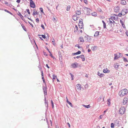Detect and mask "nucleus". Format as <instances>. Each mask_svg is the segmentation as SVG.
I'll use <instances>...</instances> for the list:
<instances>
[{
  "instance_id": "f257e3e1",
  "label": "nucleus",
  "mask_w": 128,
  "mask_h": 128,
  "mask_svg": "<svg viewBox=\"0 0 128 128\" xmlns=\"http://www.w3.org/2000/svg\"><path fill=\"white\" fill-rule=\"evenodd\" d=\"M128 93V90L126 88L121 90L118 93L119 95L121 97L126 94Z\"/></svg>"
},
{
  "instance_id": "f03ea898",
  "label": "nucleus",
  "mask_w": 128,
  "mask_h": 128,
  "mask_svg": "<svg viewBox=\"0 0 128 128\" xmlns=\"http://www.w3.org/2000/svg\"><path fill=\"white\" fill-rule=\"evenodd\" d=\"M125 111V108L124 107H122L119 110V114L122 115L124 113Z\"/></svg>"
},
{
  "instance_id": "7ed1b4c3",
  "label": "nucleus",
  "mask_w": 128,
  "mask_h": 128,
  "mask_svg": "<svg viewBox=\"0 0 128 128\" xmlns=\"http://www.w3.org/2000/svg\"><path fill=\"white\" fill-rule=\"evenodd\" d=\"M121 54H122L119 52H118L117 54H114L115 57H114V60H116L120 56L122 57V56L120 55Z\"/></svg>"
},
{
  "instance_id": "20e7f679",
  "label": "nucleus",
  "mask_w": 128,
  "mask_h": 128,
  "mask_svg": "<svg viewBox=\"0 0 128 128\" xmlns=\"http://www.w3.org/2000/svg\"><path fill=\"white\" fill-rule=\"evenodd\" d=\"M30 6L31 7L33 8H34L36 7L35 4L34 2L32 0H30Z\"/></svg>"
},
{
  "instance_id": "39448f33",
  "label": "nucleus",
  "mask_w": 128,
  "mask_h": 128,
  "mask_svg": "<svg viewBox=\"0 0 128 128\" xmlns=\"http://www.w3.org/2000/svg\"><path fill=\"white\" fill-rule=\"evenodd\" d=\"M124 11V12H125V11H126V10H125V9H123L121 12L119 13L118 15V16L119 17H121L122 15L124 16L126 14V13H124L123 12Z\"/></svg>"
},
{
  "instance_id": "423d86ee",
  "label": "nucleus",
  "mask_w": 128,
  "mask_h": 128,
  "mask_svg": "<svg viewBox=\"0 0 128 128\" xmlns=\"http://www.w3.org/2000/svg\"><path fill=\"white\" fill-rule=\"evenodd\" d=\"M120 9V7L118 6H115L114 8V11L115 12H118Z\"/></svg>"
},
{
  "instance_id": "0eeeda50",
  "label": "nucleus",
  "mask_w": 128,
  "mask_h": 128,
  "mask_svg": "<svg viewBox=\"0 0 128 128\" xmlns=\"http://www.w3.org/2000/svg\"><path fill=\"white\" fill-rule=\"evenodd\" d=\"M78 63H74L72 64L71 66H72L73 68H75L78 67Z\"/></svg>"
},
{
  "instance_id": "6e6552de",
  "label": "nucleus",
  "mask_w": 128,
  "mask_h": 128,
  "mask_svg": "<svg viewBox=\"0 0 128 128\" xmlns=\"http://www.w3.org/2000/svg\"><path fill=\"white\" fill-rule=\"evenodd\" d=\"M120 121L118 120H115L114 122V124L115 125L118 126H120V124L119 123Z\"/></svg>"
},
{
  "instance_id": "1a4fd4ad",
  "label": "nucleus",
  "mask_w": 128,
  "mask_h": 128,
  "mask_svg": "<svg viewBox=\"0 0 128 128\" xmlns=\"http://www.w3.org/2000/svg\"><path fill=\"white\" fill-rule=\"evenodd\" d=\"M128 98H127L125 97L124 98L123 102V103L124 104H126L128 101Z\"/></svg>"
},
{
  "instance_id": "9d476101",
  "label": "nucleus",
  "mask_w": 128,
  "mask_h": 128,
  "mask_svg": "<svg viewBox=\"0 0 128 128\" xmlns=\"http://www.w3.org/2000/svg\"><path fill=\"white\" fill-rule=\"evenodd\" d=\"M85 8L86 9L87 13L86 15H90V12L89 10H91L89 8Z\"/></svg>"
},
{
  "instance_id": "9b49d317",
  "label": "nucleus",
  "mask_w": 128,
  "mask_h": 128,
  "mask_svg": "<svg viewBox=\"0 0 128 128\" xmlns=\"http://www.w3.org/2000/svg\"><path fill=\"white\" fill-rule=\"evenodd\" d=\"M103 72L104 73H106L109 72L110 70H108L107 68H106L103 69Z\"/></svg>"
},
{
  "instance_id": "f8f14e48",
  "label": "nucleus",
  "mask_w": 128,
  "mask_h": 128,
  "mask_svg": "<svg viewBox=\"0 0 128 128\" xmlns=\"http://www.w3.org/2000/svg\"><path fill=\"white\" fill-rule=\"evenodd\" d=\"M97 74L98 76H100V78L104 76V74H100L99 72H98Z\"/></svg>"
},
{
  "instance_id": "ddd939ff",
  "label": "nucleus",
  "mask_w": 128,
  "mask_h": 128,
  "mask_svg": "<svg viewBox=\"0 0 128 128\" xmlns=\"http://www.w3.org/2000/svg\"><path fill=\"white\" fill-rule=\"evenodd\" d=\"M81 53V52L80 51H78L76 52L72 53V55H77L80 54Z\"/></svg>"
},
{
  "instance_id": "4468645a",
  "label": "nucleus",
  "mask_w": 128,
  "mask_h": 128,
  "mask_svg": "<svg viewBox=\"0 0 128 128\" xmlns=\"http://www.w3.org/2000/svg\"><path fill=\"white\" fill-rule=\"evenodd\" d=\"M18 14L20 16V17L21 18V19L23 20H24V18H23V17L22 16L21 14L18 11Z\"/></svg>"
},
{
  "instance_id": "2eb2a0df",
  "label": "nucleus",
  "mask_w": 128,
  "mask_h": 128,
  "mask_svg": "<svg viewBox=\"0 0 128 128\" xmlns=\"http://www.w3.org/2000/svg\"><path fill=\"white\" fill-rule=\"evenodd\" d=\"M118 66L119 65L118 63H116L114 65V67L116 70H117L118 69Z\"/></svg>"
},
{
  "instance_id": "dca6fc26",
  "label": "nucleus",
  "mask_w": 128,
  "mask_h": 128,
  "mask_svg": "<svg viewBox=\"0 0 128 128\" xmlns=\"http://www.w3.org/2000/svg\"><path fill=\"white\" fill-rule=\"evenodd\" d=\"M77 88L78 90H80L81 88V85L80 84H77L76 85Z\"/></svg>"
},
{
  "instance_id": "f3484780",
  "label": "nucleus",
  "mask_w": 128,
  "mask_h": 128,
  "mask_svg": "<svg viewBox=\"0 0 128 128\" xmlns=\"http://www.w3.org/2000/svg\"><path fill=\"white\" fill-rule=\"evenodd\" d=\"M120 3L123 5H125L126 2L125 0H122L121 1Z\"/></svg>"
},
{
  "instance_id": "a211bd4d",
  "label": "nucleus",
  "mask_w": 128,
  "mask_h": 128,
  "mask_svg": "<svg viewBox=\"0 0 128 128\" xmlns=\"http://www.w3.org/2000/svg\"><path fill=\"white\" fill-rule=\"evenodd\" d=\"M45 104L46 107V110H47L48 109V102H45Z\"/></svg>"
},
{
  "instance_id": "6ab92c4d",
  "label": "nucleus",
  "mask_w": 128,
  "mask_h": 128,
  "mask_svg": "<svg viewBox=\"0 0 128 128\" xmlns=\"http://www.w3.org/2000/svg\"><path fill=\"white\" fill-rule=\"evenodd\" d=\"M117 19V17L116 18V17L115 16H111V18H109V20H116Z\"/></svg>"
},
{
  "instance_id": "aec40b11",
  "label": "nucleus",
  "mask_w": 128,
  "mask_h": 128,
  "mask_svg": "<svg viewBox=\"0 0 128 128\" xmlns=\"http://www.w3.org/2000/svg\"><path fill=\"white\" fill-rule=\"evenodd\" d=\"M103 97V96L102 95H101L99 98L98 99V102H100V101L101 99Z\"/></svg>"
},
{
  "instance_id": "412c9836",
  "label": "nucleus",
  "mask_w": 128,
  "mask_h": 128,
  "mask_svg": "<svg viewBox=\"0 0 128 128\" xmlns=\"http://www.w3.org/2000/svg\"><path fill=\"white\" fill-rule=\"evenodd\" d=\"M79 39L80 40V42H84V38L82 37H80Z\"/></svg>"
},
{
  "instance_id": "4be33fe9",
  "label": "nucleus",
  "mask_w": 128,
  "mask_h": 128,
  "mask_svg": "<svg viewBox=\"0 0 128 128\" xmlns=\"http://www.w3.org/2000/svg\"><path fill=\"white\" fill-rule=\"evenodd\" d=\"M91 14L93 16H96L97 15V14L96 12H94L93 13H92Z\"/></svg>"
},
{
  "instance_id": "5701e85b",
  "label": "nucleus",
  "mask_w": 128,
  "mask_h": 128,
  "mask_svg": "<svg viewBox=\"0 0 128 128\" xmlns=\"http://www.w3.org/2000/svg\"><path fill=\"white\" fill-rule=\"evenodd\" d=\"M76 14L78 15H80V14L81 12L80 10H78L76 12Z\"/></svg>"
},
{
  "instance_id": "b1692460",
  "label": "nucleus",
  "mask_w": 128,
  "mask_h": 128,
  "mask_svg": "<svg viewBox=\"0 0 128 128\" xmlns=\"http://www.w3.org/2000/svg\"><path fill=\"white\" fill-rule=\"evenodd\" d=\"M78 30V28L77 25H76L75 26V28L74 29V32H77Z\"/></svg>"
},
{
  "instance_id": "393cba45",
  "label": "nucleus",
  "mask_w": 128,
  "mask_h": 128,
  "mask_svg": "<svg viewBox=\"0 0 128 128\" xmlns=\"http://www.w3.org/2000/svg\"><path fill=\"white\" fill-rule=\"evenodd\" d=\"M96 47H97V46H92V47L91 49L92 50L94 51V50H96Z\"/></svg>"
},
{
  "instance_id": "a878e982",
  "label": "nucleus",
  "mask_w": 128,
  "mask_h": 128,
  "mask_svg": "<svg viewBox=\"0 0 128 128\" xmlns=\"http://www.w3.org/2000/svg\"><path fill=\"white\" fill-rule=\"evenodd\" d=\"M21 26L23 29L25 31H26V29L25 26H24L23 24H21Z\"/></svg>"
},
{
  "instance_id": "bb28decb",
  "label": "nucleus",
  "mask_w": 128,
  "mask_h": 128,
  "mask_svg": "<svg viewBox=\"0 0 128 128\" xmlns=\"http://www.w3.org/2000/svg\"><path fill=\"white\" fill-rule=\"evenodd\" d=\"M99 32L96 31V32L95 34L94 35V36H97L99 35Z\"/></svg>"
},
{
  "instance_id": "cd10ccee",
  "label": "nucleus",
  "mask_w": 128,
  "mask_h": 128,
  "mask_svg": "<svg viewBox=\"0 0 128 128\" xmlns=\"http://www.w3.org/2000/svg\"><path fill=\"white\" fill-rule=\"evenodd\" d=\"M4 11H5L6 12L8 13H9V14H11V15H13V14L11 12H10L9 11H8V10H6V9H4Z\"/></svg>"
},
{
  "instance_id": "c85d7f7f",
  "label": "nucleus",
  "mask_w": 128,
  "mask_h": 128,
  "mask_svg": "<svg viewBox=\"0 0 128 128\" xmlns=\"http://www.w3.org/2000/svg\"><path fill=\"white\" fill-rule=\"evenodd\" d=\"M38 13L37 11H36V12H35V11H34V10H33V15L34 16L38 14Z\"/></svg>"
},
{
  "instance_id": "c756f323",
  "label": "nucleus",
  "mask_w": 128,
  "mask_h": 128,
  "mask_svg": "<svg viewBox=\"0 0 128 128\" xmlns=\"http://www.w3.org/2000/svg\"><path fill=\"white\" fill-rule=\"evenodd\" d=\"M77 18L76 17V16H73V19L74 21H76V20H77Z\"/></svg>"
},
{
  "instance_id": "7c9ffc66",
  "label": "nucleus",
  "mask_w": 128,
  "mask_h": 128,
  "mask_svg": "<svg viewBox=\"0 0 128 128\" xmlns=\"http://www.w3.org/2000/svg\"><path fill=\"white\" fill-rule=\"evenodd\" d=\"M47 88L46 85V86H43V91L47 90Z\"/></svg>"
},
{
  "instance_id": "2f4dec72",
  "label": "nucleus",
  "mask_w": 128,
  "mask_h": 128,
  "mask_svg": "<svg viewBox=\"0 0 128 128\" xmlns=\"http://www.w3.org/2000/svg\"><path fill=\"white\" fill-rule=\"evenodd\" d=\"M83 106L86 108H89L90 107V105H86L83 104Z\"/></svg>"
},
{
  "instance_id": "473e14b6",
  "label": "nucleus",
  "mask_w": 128,
  "mask_h": 128,
  "mask_svg": "<svg viewBox=\"0 0 128 128\" xmlns=\"http://www.w3.org/2000/svg\"><path fill=\"white\" fill-rule=\"evenodd\" d=\"M85 38H86L88 40H90L91 39L90 37L88 35H87L85 36Z\"/></svg>"
},
{
  "instance_id": "72a5a7b5",
  "label": "nucleus",
  "mask_w": 128,
  "mask_h": 128,
  "mask_svg": "<svg viewBox=\"0 0 128 128\" xmlns=\"http://www.w3.org/2000/svg\"><path fill=\"white\" fill-rule=\"evenodd\" d=\"M59 60L60 62V64H62V57H60V58H59Z\"/></svg>"
},
{
  "instance_id": "f704fd0d",
  "label": "nucleus",
  "mask_w": 128,
  "mask_h": 128,
  "mask_svg": "<svg viewBox=\"0 0 128 128\" xmlns=\"http://www.w3.org/2000/svg\"><path fill=\"white\" fill-rule=\"evenodd\" d=\"M122 58L124 60V62H128V60L127 59L124 57H122Z\"/></svg>"
},
{
  "instance_id": "c9c22d12",
  "label": "nucleus",
  "mask_w": 128,
  "mask_h": 128,
  "mask_svg": "<svg viewBox=\"0 0 128 128\" xmlns=\"http://www.w3.org/2000/svg\"><path fill=\"white\" fill-rule=\"evenodd\" d=\"M110 23H115V22L113 20H109Z\"/></svg>"
},
{
  "instance_id": "e433bc0d",
  "label": "nucleus",
  "mask_w": 128,
  "mask_h": 128,
  "mask_svg": "<svg viewBox=\"0 0 128 128\" xmlns=\"http://www.w3.org/2000/svg\"><path fill=\"white\" fill-rule=\"evenodd\" d=\"M58 54L59 58L62 57V54L60 52V51L58 52Z\"/></svg>"
},
{
  "instance_id": "4c0bfd02",
  "label": "nucleus",
  "mask_w": 128,
  "mask_h": 128,
  "mask_svg": "<svg viewBox=\"0 0 128 128\" xmlns=\"http://www.w3.org/2000/svg\"><path fill=\"white\" fill-rule=\"evenodd\" d=\"M110 99H109L108 100V103H107V104H108V105L109 106H110Z\"/></svg>"
},
{
  "instance_id": "58836bf2",
  "label": "nucleus",
  "mask_w": 128,
  "mask_h": 128,
  "mask_svg": "<svg viewBox=\"0 0 128 128\" xmlns=\"http://www.w3.org/2000/svg\"><path fill=\"white\" fill-rule=\"evenodd\" d=\"M51 102L52 105V108H53L54 107V104L52 100H51Z\"/></svg>"
},
{
  "instance_id": "ea45409f",
  "label": "nucleus",
  "mask_w": 128,
  "mask_h": 128,
  "mask_svg": "<svg viewBox=\"0 0 128 128\" xmlns=\"http://www.w3.org/2000/svg\"><path fill=\"white\" fill-rule=\"evenodd\" d=\"M78 24H79L80 25H83V24L82 21L80 20Z\"/></svg>"
},
{
  "instance_id": "a19ab883",
  "label": "nucleus",
  "mask_w": 128,
  "mask_h": 128,
  "mask_svg": "<svg viewBox=\"0 0 128 128\" xmlns=\"http://www.w3.org/2000/svg\"><path fill=\"white\" fill-rule=\"evenodd\" d=\"M43 92H44V96H45L47 94V90H44Z\"/></svg>"
},
{
  "instance_id": "79ce46f5",
  "label": "nucleus",
  "mask_w": 128,
  "mask_h": 128,
  "mask_svg": "<svg viewBox=\"0 0 128 128\" xmlns=\"http://www.w3.org/2000/svg\"><path fill=\"white\" fill-rule=\"evenodd\" d=\"M70 8V6H67L66 8V10L68 11H69Z\"/></svg>"
},
{
  "instance_id": "37998d69",
  "label": "nucleus",
  "mask_w": 128,
  "mask_h": 128,
  "mask_svg": "<svg viewBox=\"0 0 128 128\" xmlns=\"http://www.w3.org/2000/svg\"><path fill=\"white\" fill-rule=\"evenodd\" d=\"M78 26L80 28V29H82L84 26V25L83 24V25H80L79 24H78Z\"/></svg>"
},
{
  "instance_id": "c03bdc74",
  "label": "nucleus",
  "mask_w": 128,
  "mask_h": 128,
  "mask_svg": "<svg viewBox=\"0 0 128 128\" xmlns=\"http://www.w3.org/2000/svg\"><path fill=\"white\" fill-rule=\"evenodd\" d=\"M111 127L112 128H114V124L113 123H112L111 124Z\"/></svg>"
},
{
  "instance_id": "a18cd8bd",
  "label": "nucleus",
  "mask_w": 128,
  "mask_h": 128,
  "mask_svg": "<svg viewBox=\"0 0 128 128\" xmlns=\"http://www.w3.org/2000/svg\"><path fill=\"white\" fill-rule=\"evenodd\" d=\"M53 21L55 22H56L57 21V20L55 18H53L52 19Z\"/></svg>"
},
{
  "instance_id": "49530a36",
  "label": "nucleus",
  "mask_w": 128,
  "mask_h": 128,
  "mask_svg": "<svg viewBox=\"0 0 128 128\" xmlns=\"http://www.w3.org/2000/svg\"><path fill=\"white\" fill-rule=\"evenodd\" d=\"M80 58H81L82 60V61H84L85 60V58L84 55V56L81 57Z\"/></svg>"
},
{
  "instance_id": "de8ad7c7",
  "label": "nucleus",
  "mask_w": 128,
  "mask_h": 128,
  "mask_svg": "<svg viewBox=\"0 0 128 128\" xmlns=\"http://www.w3.org/2000/svg\"><path fill=\"white\" fill-rule=\"evenodd\" d=\"M83 56H84V55L82 54V55H80V56H77L76 57V58H81V57Z\"/></svg>"
},
{
  "instance_id": "09e8293b",
  "label": "nucleus",
  "mask_w": 128,
  "mask_h": 128,
  "mask_svg": "<svg viewBox=\"0 0 128 128\" xmlns=\"http://www.w3.org/2000/svg\"><path fill=\"white\" fill-rule=\"evenodd\" d=\"M40 10L41 12L43 14H44V12H43V9L42 8H40Z\"/></svg>"
},
{
  "instance_id": "8fccbe9b",
  "label": "nucleus",
  "mask_w": 128,
  "mask_h": 128,
  "mask_svg": "<svg viewBox=\"0 0 128 128\" xmlns=\"http://www.w3.org/2000/svg\"><path fill=\"white\" fill-rule=\"evenodd\" d=\"M52 76L53 80L55 79H56V76L54 74L52 75Z\"/></svg>"
},
{
  "instance_id": "3c124183",
  "label": "nucleus",
  "mask_w": 128,
  "mask_h": 128,
  "mask_svg": "<svg viewBox=\"0 0 128 128\" xmlns=\"http://www.w3.org/2000/svg\"><path fill=\"white\" fill-rule=\"evenodd\" d=\"M26 10L27 12L29 14H30V10H29L28 9H27Z\"/></svg>"
},
{
  "instance_id": "603ef678",
  "label": "nucleus",
  "mask_w": 128,
  "mask_h": 128,
  "mask_svg": "<svg viewBox=\"0 0 128 128\" xmlns=\"http://www.w3.org/2000/svg\"><path fill=\"white\" fill-rule=\"evenodd\" d=\"M68 102V104L71 107H72L73 106L71 102Z\"/></svg>"
},
{
  "instance_id": "864d4df0",
  "label": "nucleus",
  "mask_w": 128,
  "mask_h": 128,
  "mask_svg": "<svg viewBox=\"0 0 128 128\" xmlns=\"http://www.w3.org/2000/svg\"><path fill=\"white\" fill-rule=\"evenodd\" d=\"M75 46L78 47V48H82V47H80V46H79V45L78 44H76L75 45Z\"/></svg>"
},
{
  "instance_id": "5fc2aeb1",
  "label": "nucleus",
  "mask_w": 128,
  "mask_h": 128,
  "mask_svg": "<svg viewBox=\"0 0 128 128\" xmlns=\"http://www.w3.org/2000/svg\"><path fill=\"white\" fill-rule=\"evenodd\" d=\"M41 36H42V37L44 39H45L46 38V37L45 35L42 34L41 35Z\"/></svg>"
},
{
  "instance_id": "6e6d98bb",
  "label": "nucleus",
  "mask_w": 128,
  "mask_h": 128,
  "mask_svg": "<svg viewBox=\"0 0 128 128\" xmlns=\"http://www.w3.org/2000/svg\"><path fill=\"white\" fill-rule=\"evenodd\" d=\"M36 21L37 22V23H39V20L38 18H36Z\"/></svg>"
},
{
  "instance_id": "4d7b16f0",
  "label": "nucleus",
  "mask_w": 128,
  "mask_h": 128,
  "mask_svg": "<svg viewBox=\"0 0 128 128\" xmlns=\"http://www.w3.org/2000/svg\"><path fill=\"white\" fill-rule=\"evenodd\" d=\"M103 27L104 28H106V23L103 24Z\"/></svg>"
},
{
  "instance_id": "13d9d810",
  "label": "nucleus",
  "mask_w": 128,
  "mask_h": 128,
  "mask_svg": "<svg viewBox=\"0 0 128 128\" xmlns=\"http://www.w3.org/2000/svg\"><path fill=\"white\" fill-rule=\"evenodd\" d=\"M28 23L30 24L32 26V28L34 27V26L33 24L31 23H30L29 21H28Z\"/></svg>"
},
{
  "instance_id": "bf43d9fd",
  "label": "nucleus",
  "mask_w": 128,
  "mask_h": 128,
  "mask_svg": "<svg viewBox=\"0 0 128 128\" xmlns=\"http://www.w3.org/2000/svg\"><path fill=\"white\" fill-rule=\"evenodd\" d=\"M41 27L43 29H44L45 28H44V25L43 24H42L41 25Z\"/></svg>"
},
{
  "instance_id": "052dcab7",
  "label": "nucleus",
  "mask_w": 128,
  "mask_h": 128,
  "mask_svg": "<svg viewBox=\"0 0 128 128\" xmlns=\"http://www.w3.org/2000/svg\"><path fill=\"white\" fill-rule=\"evenodd\" d=\"M120 22L121 24L122 25V24H124V22H123L121 20H120Z\"/></svg>"
},
{
  "instance_id": "680f3d73",
  "label": "nucleus",
  "mask_w": 128,
  "mask_h": 128,
  "mask_svg": "<svg viewBox=\"0 0 128 128\" xmlns=\"http://www.w3.org/2000/svg\"><path fill=\"white\" fill-rule=\"evenodd\" d=\"M43 52L44 55L46 56H48V54H46V52Z\"/></svg>"
},
{
  "instance_id": "e2e57ef3",
  "label": "nucleus",
  "mask_w": 128,
  "mask_h": 128,
  "mask_svg": "<svg viewBox=\"0 0 128 128\" xmlns=\"http://www.w3.org/2000/svg\"><path fill=\"white\" fill-rule=\"evenodd\" d=\"M122 25L123 28H126V26H125V25L124 24H122Z\"/></svg>"
},
{
  "instance_id": "0e129e2a",
  "label": "nucleus",
  "mask_w": 128,
  "mask_h": 128,
  "mask_svg": "<svg viewBox=\"0 0 128 128\" xmlns=\"http://www.w3.org/2000/svg\"><path fill=\"white\" fill-rule=\"evenodd\" d=\"M108 110V109H106V110L104 111V112H103V114L102 115H104L105 114L106 112Z\"/></svg>"
},
{
  "instance_id": "69168bd1",
  "label": "nucleus",
  "mask_w": 128,
  "mask_h": 128,
  "mask_svg": "<svg viewBox=\"0 0 128 128\" xmlns=\"http://www.w3.org/2000/svg\"><path fill=\"white\" fill-rule=\"evenodd\" d=\"M41 73L42 76H44V74H43V71L42 70L41 72Z\"/></svg>"
},
{
  "instance_id": "338daca9",
  "label": "nucleus",
  "mask_w": 128,
  "mask_h": 128,
  "mask_svg": "<svg viewBox=\"0 0 128 128\" xmlns=\"http://www.w3.org/2000/svg\"><path fill=\"white\" fill-rule=\"evenodd\" d=\"M50 56L52 58H54V56H53L52 55V53L50 52Z\"/></svg>"
},
{
  "instance_id": "774afa93",
  "label": "nucleus",
  "mask_w": 128,
  "mask_h": 128,
  "mask_svg": "<svg viewBox=\"0 0 128 128\" xmlns=\"http://www.w3.org/2000/svg\"><path fill=\"white\" fill-rule=\"evenodd\" d=\"M126 35L128 36V31H126Z\"/></svg>"
}]
</instances>
